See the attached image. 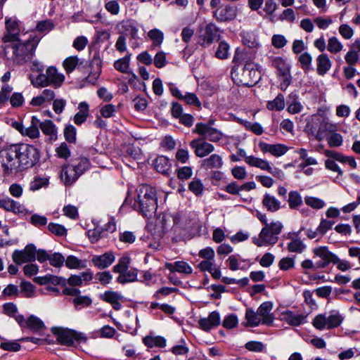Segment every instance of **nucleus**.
<instances>
[{
    "instance_id": "nucleus-2",
    "label": "nucleus",
    "mask_w": 360,
    "mask_h": 360,
    "mask_svg": "<svg viewBox=\"0 0 360 360\" xmlns=\"http://www.w3.org/2000/svg\"><path fill=\"white\" fill-rule=\"evenodd\" d=\"M136 193L134 208L145 217L151 218L158 207L156 189L149 185L142 184L136 188Z\"/></svg>"
},
{
    "instance_id": "nucleus-9",
    "label": "nucleus",
    "mask_w": 360,
    "mask_h": 360,
    "mask_svg": "<svg viewBox=\"0 0 360 360\" xmlns=\"http://www.w3.org/2000/svg\"><path fill=\"white\" fill-rule=\"evenodd\" d=\"M193 133L202 136L204 140L208 139L212 142H217L222 137V133L219 130L211 127L210 124H205L202 122L195 124Z\"/></svg>"
},
{
    "instance_id": "nucleus-14",
    "label": "nucleus",
    "mask_w": 360,
    "mask_h": 360,
    "mask_svg": "<svg viewBox=\"0 0 360 360\" xmlns=\"http://www.w3.org/2000/svg\"><path fill=\"white\" fill-rule=\"evenodd\" d=\"M190 146L194 150L195 155L199 158H204L214 150L212 144L202 139H193Z\"/></svg>"
},
{
    "instance_id": "nucleus-37",
    "label": "nucleus",
    "mask_w": 360,
    "mask_h": 360,
    "mask_svg": "<svg viewBox=\"0 0 360 360\" xmlns=\"http://www.w3.org/2000/svg\"><path fill=\"white\" fill-rule=\"evenodd\" d=\"M223 161L220 155L212 154L202 161L201 165L206 169H219L222 167Z\"/></svg>"
},
{
    "instance_id": "nucleus-49",
    "label": "nucleus",
    "mask_w": 360,
    "mask_h": 360,
    "mask_svg": "<svg viewBox=\"0 0 360 360\" xmlns=\"http://www.w3.org/2000/svg\"><path fill=\"white\" fill-rule=\"evenodd\" d=\"M26 326L34 331H39L44 328V324L38 317L30 316L26 321Z\"/></svg>"
},
{
    "instance_id": "nucleus-8",
    "label": "nucleus",
    "mask_w": 360,
    "mask_h": 360,
    "mask_svg": "<svg viewBox=\"0 0 360 360\" xmlns=\"http://www.w3.org/2000/svg\"><path fill=\"white\" fill-rule=\"evenodd\" d=\"M271 66L277 70L278 75L281 82L280 88L285 90L291 82L290 66L285 59L281 57H274L271 58Z\"/></svg>"
},
{
    "instance_id": "nucleus-46",
    "label": "nucleus",
    "mask_w": 360,
    "mask_h": 360,
    "mask_svg": "<svg viewBox=\"0 0 360 360\" xmlns=\"http://www.w3.org/2000/svg\"><path fill=\"white\" fill-rule=\"evenodd\" d=\"M148 37L153 41L154 46H159L163 41L164 34L158 29H153L148 32Z\"/></svg>"
},
{
    "instance_id": "nucleus-25",
    "label": "nucleus",
    "mask_w": 360,
    "mask_h": 360,
    "mask_svg": "<svg viewBox=\"0 0 360 360\" xmlns=\"http://www.w3.org/2000/svg\"><path fill=\"white\" fill-rule=\"evenodd\" d=\"M316 72L320 76H324L331 68L332 62L326 53H322L316 59Z\"/></svg>"
},
{
    "instance_id": "nucleus-28",
    "label": "nucleus",
    "mask_w": 360,
    "mask_h": 360,
    "mask_svg": "<svg viewBox=\"0 0 360 360\" xmlns=\"http://www.w3.org/2000/svg\"><path fill=\"white\" fill-rule=\"evenodd\" d=\"M306 316L301 314H295L291 311L282 313L281 320L293 326H298L305 321Z\"/></svg>"
},
{
    "instance_id": "nucleus-35",
    "label": "nucleus",
    "mask_w": 360,
    "mask_h": 360,
    "mask_svg": "<svg viewBox=\"0 0 360 360\" xmlns=\"http://www.w3.org/2000/svg\"><path fill=\"white\" fill-rule=\"evenodd\" d=\"M143 342L148 348L154 347L163 348L166 346L167 341L162 336L149 335L143 338Z\"/></svg>"
},
{
    "instance_id": "nucleus-6",
    "label": "nucleus",
    "mask_w": 360,
    "mask_h": 360,
    "mask_svg": "<svg viewBox=\"0 0 360 360\" xmlns=\"http://www.w3.org/2000/svg\"><path fill=\"white\" fill-rule=\"evenodd\" d=\"M131 259L129 257L124 256L121 257L118 263L114 266L113 271L119 274L117 281L124 284L126 283L134 282L136 280L137 272L136 269H129Z\"/></svg>"
},
{
    "instance_id": "nucleus-16",
    "label": "nucleus",
    "mask_w": 360,
    "mask_h": 360,
    "mask_svg": "<svg viewBox=\"0 0 360 360\" xmlns=\"http://www.w3.org/2000/svg\"><path fill=\"white\" fill-rule=\"evenodd\" d=\"M221 323L219 313L217 311L211 312L207 317L200 318L198 321L199 328L205 331L218 326Z\"/></svg>"
},
{
    "instance_id": "nucleus-38",
    "label": "nucleus",
    "mask_w": 360,
    "mask_h": 360,
    "mask_svg": "<svg viewBox=\"0 0 360 360\" xmlns=\"http://www.w3.org/2000/svg\"><path fill=\"white\" fill-rule=\"evenodd\" d=\"M154 168L160 173L163 174H168L171 169V163L165 156L158 157L153 162Z\"/></svg>"
},
{
    "instance_id": "nucleus-54",
    "label": "nucleus",
    "mask_w": 360,
    "mask_h": 360,
    "mask_svg": "<svg viewBox=\"0 0 360 360\" xmlns=\"http://www.w3.org/2000/svg\"><path fill=\"white\" fill-rule=\"evenodd\" d=\"M304 202L308 206L316 210H320L326 205L323 200L312 196H306L304 198Z\"/></svg>"
},
{
    "instance_id": "nucleus-39",
    "label": "nucleus",
    "mask_w": 360,
    "mask_h": 360,
    "mask_svg": "<svg viewBox=\"0 0 360 360\" xmlns=\"http://www.w3.org/2000/svg\"><path fill=\"white\" fill-rule=\"evenodd\" d=\"M242 41L244 45L251 49L259 48L260 46L257 36L252 32H243L242 33Z\"/></svg>"
},
{
    "instance_id": "nucleus-5",
    "label": "nucleus",
    "mask_w": 360,
    "mask_h": 360,
    "mask_svg": "<svg viewBox=\"0 0 360 360\" xmlns=\"http://www.w3.org/2000/svg\"><path fill=\"white\" fill-rule=\"evenodd\" d=\"M198 256L202 258L203 260L198 264L197 267L201 271H208L215 279L220 278L221 271L219 267H217L214 264L215 253L213 248L207 247L200 250Z\"/></svg>"
},
{
    "instance_id": "nucleus-24",
    "label": "nucleus",
    "mask_w": 360,
    "mask_h": 360,
    "mask_svg": "<svg viewBox=\"0 0 360 360\" xmlns=\"http://www.w3.org/2000/svg\"><path fill=\"white\" fill-rule=\"evenodd\" d=\"M80 176L77 174V172L72 167L70 162L65 165L61 171L60 177L64 181L65 185H71L73 184Z\"/></svg>"
},
{
    "instance_id": "nucleus-13",
    "label": "nucleus",
    "mask_w": 360,
    "mask_h": 360,
    "mask_svg": "<svg viewBox=\"0 0 360 360\" xmlns=\"http://www.w3.org/2000/svg\"><path fill=\"white\" fill-rule=\"evenodd\" d=\"M259 72L255 69L252 63H246L243 69L240 82L243 85L252 86L257 82Z\"/></svg>"
},
{
    "instance_id": "nucleus-42",
    "label": "nucleus",
    "mask_w": 360,
    "mask_h": 360,
    "mask_svg": "<svg viewBox=\"0 0 360 360\" xmlns=\"http://www.w3.org/2000/svg\"><path fill=\"white\" fill-rule=\"evenodd\" d=\"M266 108L269 110L281 111L285 108V98L281 94H278L277 96L266 104Z\"/></svg>"
},
{
    "instance_id": "nucleus-10",
    "label": "nucleus",
    "mask_w": 360,
    "mask_h": 360,
    "mask_svg": "<svg viewBox=\"0 0 360 360\" xmlns=\"http://www.w3.org/2000/svg\"><path fill=\"white\" fill-rule=\"evenodd\" d=\"M13 262L17 264L33 262L36 259V248L30 244L22 250H15L12 255Z\"/></svg>"
},
{
    "instance_id": "nucleus-41",
    "label": "nucleus",
    "mask_w": 360,
    "mask_h": 360,
    "mask_svg": "<svg viewBox=\"0 0 360 360\" xmlns=\"http://www.w3.org/2000/svg\"><path fill=\"white\" fill-rule=\"evenodd\" d=\"M245 325L250 327H255L262 323V320L257 311L252 309H247L245 312Z\"/></svg>"
},
{
    "instance_id": "nucleus-52",
    "label": "nucleus",
    "mask_w": 360,
    "mask_h": 360,
    "mask_svg": "<svg viewBox=\"0 0 360 360\" xmlns=\"http://www.w3.org/2000/svg\"><path fill=\"white\" fill-rule=\"evenodd\" d=\"M328 144L330 147H340L343 143L342 136L334 131L326 137Z\"/></svg>"
},
{
    "instance_id": "nucleus-62",
    "label": "nucleus",
    "mask_w": 360,
    "mask_h": 360,
    "mask_svg": "<svg viewBox=\"0 0 360 360\" xmlns=\"http://www.w3.org/2000/svg\"><path fill=\"white\" fill-rule=\"evenodd\" d=\"M65 265L69 269H81L84 268V265L82 262L73 255H70L65 259Z\"/></svg>"
},
{
    "instance_id": "nucleus-23",
    "label": "nucleus",
    "mask_w": 360,
    "mask_h": 360,
    "mask_svg": "<svg viewBox=\"0 0 360 360\" xmlns=\"http://www.w3.org/2000/svg\"><path fill=\"white\" fill-rule=\"evenodd\" d=\"M49 86L55 88L60 87L64 82L65 77L62 73L58 72L55 67L50 66L46 70Z\"/></svg>"
},
{
    "instance_id": "nucleus-11",
    "label": "nucleus",
    "mask_w": 360,
    "mask_h": 360,
    "mask_svg": "<svg viewBox=\"0 0 360 360\" xmlns=\"http://www.w3.org/2000/svg\"><path fill=\"white\" fill-rule=\"evenodd\" d=\"M6 33L3 37L4 43L16 42L20 41L19 32L20 27L19 22L15 18H6L5 20Z\"/></svg>"
},
{
    "instance_id": "nucleus-48",
    "label": "nucleus",
    "mask_w": 360,
    "mask_h": 360,
    "mask_svg": "<svg viewBox=\"0 0 360 360\" xmlns=\"http://www.w3.org/2000/svg\"><path fill=\"white\" fill-rule=\"evenodd\" d=\"M130 54L127 55L124 57L116 60L114 63L115 68L122 73L128 72L130 62Z\"/></svg>"
},
{
    "instance_id": "nucleus-47",
    "label": "nucleus",
    "mask_w": 360,
    "mask_h": 360,
    "mask_svg": "<svg viewBox=\"0 0 360 360\" xmlns=\"http://www.w3.org/2000/svg\"><path fill=\"white\" fill-rule=\"evenodd\" d=\"M39 127L46 135L53 136L56 134L57 131L56 126L51 120H45L41 123L39 122Z\"/></svg>"
},
{
    "instance_id": "nucleus-4",
    "label": "nucleus",
    "mask_w": 360,
    "mask_h": 360,
    "mask_svg": "<svg viewBox=\"0 0 360 360\" xmlns=\"http://www.w3.org/2000/svg\"><path fill=\"white\" fill-rule=\"evenodd\" d=\"M283 224L279 221L266 224L257 238H253V243L258 247L274 245L278 240V236L283 229Z\"/></svg>"
},
{
    "instance_id": "nucleus-64",
    "label": "nucleus",
    "mask_w": 360,
    "mask_h": 360,
    "mask_svg": "<svg viewBox=\"0 0 360 360\" xmlns=\"http://www.w3.org/2000/svg\"><path fill=\"white\" fill-rule=\"evenodd\" d=\"M188 189L196 195H200L204 189L202 181L198 179H194L188 184Z\"/></svg>"
},
{
    "instance_id": "nucleus-57",
    "label": "nucleus",
    "mask_w": 360,
    "mask_h": 360,
    "mask_svg": "<svg viewBox=\"0 0 360 360\" xmlns=\"http://www.w3.org/2000/svg\"><path fill=\"white\" fill-rule=\"evenodd\" d=\"M229 49H230V46L226 42H225L224 41H220L219 46L215 53L217 58H218L219 59L227 58L229 56Z\"/></svg>"
},
{
    "instance_id": "nucleus-34",
    "label": "nucleus",
    "mask_w": 360,
    "mask_h": 360,
    "mask_svg": "<svg viewBox=\"0 0 360 360\" xmlns=\"http://www.w3.org/2000/svg\"><path fill=\"white\" fill-rule=\"evenodd\" d=\"M79 111L75 115L73 121L77 125H81L87 119L89 113V105L85 102H81L78 105Z\"/></svg>"
},
{
    "instance_id": "nucleus-58",
    "label": "nucleus",
    "mask_w": 360,
    "mask_h": 360,
    "mask_svg": "<svg viewBox=\"0 0 360 360\" xmlns=\"http://www.w3.org/2000/svg\"><path fill=\"white\" fill-rule=\"evenodd\" d=\"M117 108L112 104H105L101 107L100 114L104 118H110L115 116Z\"/></svg>"
},
{
    "instance_id": "nucleus-17",
    "label": "nucleus",
    "mask_w": 360,
    "mask_h": 360,
    "mask_svg": "<svg viewBox=\"0 0 360 360\" xmlns=\"http://www.w3.org/2000/svg\"><path fill=\"white\" fill-rule=\"evenodd\" d=\"M273 304L270 302H263L257 309V312L262 320V324L265 326H271L274 317L271 314Z\"/></svg>"
},
{
    "instance_id": "nucleus-45",
    "label": "nucleus",
    "mask_w": 360,
    "mask_h": 360,
    "mask_svg": "<svg viewBox=\"0 0 360 360\" xmlns=\"http://www.w3.org/2000/svg\"><path fill=\"white\" fill-rule=\"evenodd\" d=\"M343 49V44L336 37H331L328 40L327 49L329 52L336 54Z\"/></svg>"
},
{
    "instance_id": "nucleus-27",
    "label": "nucleus",
    "mask_w": 360,
    "mask_h": 360,
    "mask_svg": "<svg viewBox=\"0 0 360 360\" xmlns=\"http://www.w3.org/2000/svg\"><path fill=\"white\" fill-rule=\"evenodd\" d=\"M288 238L290 242L288 244V250L290 252L302 253L306 248L305 244L298 237V233H289Z\"/></svg>"
},
{
    "instance_id": "nucleus-3",
    "label": "nucleus",
    "mask_w": 360,
    "mask_h": 360,
    "mask_svg": "<svg viewBox=\"0 0 360 360\" xmlns=\"http://www.w3.org/2000/svg\"><path fill=\"white\" fill-rule=\"evenodd\" d=\"M51 331L59 344L68 347H77L79 344L86 343L88 340L84 333L69 328L54 327Z\"/></svg>"
},
{
    "instance_id": "nucleus-32",
    "label": "nucleus",
    "mask_w": 360,
    "mask_h": 360,
    "mask_svg": "<svg viewBox=\"0 0 360 360\" xmlns=\"http://www.w3.org/2000/svg\"><path fill=\"white\" fill-rule=\"evenodd\" d=\"M337 131V126L335 124L330 122L327 120H323L319 125L316 134V139L318 141H322L326 138V133H333Z\"/></svg>"
},
{
    "instance_id": "nucleus-15",
    "label": "nucleus",
    "mask_w": 360,
    "mask_h": 360,
    "mask_svg": "<svg viewBox=\"0 0 360 360\" xmlns=\"http://www.w3.org/2000/svg\"><path fill=\"white\" fill-rule=\"evenodd\" d=\"M258 146L263 153H270L274 157L278 158L285 155L288 151V147L282 143L269 144L260 141Z\"/></svg>"
},
{
    "instance_id": "nucleus-18",
    "label": "nucleus",
    "mask_w": 360,
    "mask_h": 360,
    "mask_svg": "<svg viewBox=\"0 0 360 360\" xmlns=\"http://www.w3.org/2000/svg\"><path fill=\"white\" fill-rule=\"evenodd\" d=\"M236 8L231 6H221L214 12V18L221 22L232 20L236 17Z\"/></svg>"
},
{
    "instance_id": "nucleus-51",
    "label": "nucleus",
    "mask_w": 360,
    "mask_h": 360,
    "mask_svg": "<svg viewBox=\"0 0 360 360\" xmlns=\"http://www.w3.org/2000/svg\"><path fill=\"white\" fill-rule=\"evenodd\" d=\"M82 63L77 56H70L67 58L63 63V66L67 73L72 72L77 65Z\"/></svg>"
},
{
    "instance_id": "nucleus-19",
    "label": "nucleus",
    "mask_w": 360,
    "mask_h": 360,
    "mask_svg": "<svg viewBox=\"0 0 360 360\" xmlns=\"http://www.w3.org/2000/svg\"><path fill=\"white\" fill-rule=\"evenodd\" d=\"M218 29L215 25L210 23L206 25L204 32L200 35L199 43L202 46H209L214 41Z\"/></svg>"
},
{
    "instance_id": "nucleus-44",
    "label": "nucleus",
    "mask_w": 360,
    "mask_h": 360,
    "mask_svg": "<svg viewBox=\"0 0 360 360\" xmlns=\"http://www.w3.org/2000/svg\"><path fill=\"white\" fill-rule=\"evenodd\" d=\"M290 99L291 101H288V105L287 110L290 114H297L303 110V105L302 103L297 101L295 94H290Z\"/></svg>"
},
{
    "instance_id": "nucleus-12",
    "label": "nucleus",
    "mask_w": 360,
    "mask_h": 360,
    "mask_svg": "<svg viewBox=\"0 0 360 360\" xmlns=\"http://www.w3.org/2000/svg\"><path fill=\"white\" fill-rule=\"evenodd\" d=\"M314 256L321 259L316 263L317 268H325L333 264L336 255L330 252L327 246H319L312 250Z\"/></svg>"
},
{
    "instance_id": "nucleus-31",
    "label": "nucleus",
    "mask_w": 360,
    "mask_h": 360,
    "mask_svg": "<svg viewBox=\"0 0 360 360\" xmlns=\"http://www.w3.org/2000/svg\"><path fill=\"white\" fill-rule=\"evenodd\" d=\"M245 162L250 167H257L264 171L271 169V163L268 160L254 155L245 156Z\"/></svg>"
},
{
    "instance_id": "nucleus-40",
    "label": "nucleus",
    "mask_w": 360,
    "mask_h": 360,
    "mask_svg": "<svg viewBox=\"0 0 360 360\" xmlns=\"http://www.w3.org/2000/svg\"><path fill=\"white\" fill-rule=\"evenodd\" d=\"M70 163L79 176H81L86 169H88L90 166L89 160L84 157L72 160Z\"/></svg>"
},
{
    "instance_id": "nucleus-30",
    "label": "nucleus",
    "mask_w": 360,
    "mask_h": 360,
    "mask_svg": "<svg viewBox=\"0 0 360 360\" xmlns=\"http://www.w3.org/2000/svg\"><path fill=\"white\" fill-rule=\"evenodd\" d=\"M165 267L171 272H179L180 274L189 275L192 274V267L186 262L177 261L174 263H165Z\"/></svg>"
},
{
    "instance_id": "nucleus-29",
    "label": "nucleus",
    "mask_w": 360,
    "mask_h": 360,
    "mask_svg": "<svg viewBox=\"0 0 360 360\" xmlns=\"http://www.w3.org/2000/svg\"><path fill=\"white\" fill-rule=\"evenodd\" d=\"M117 28L120 33L123 32H129L133 39H136L138 37L139 29L136 21L133 20H127L119 22L117 25Z\"/></svg>"
},
{
    "instance_id": "nucleus-53",
    "label": "nucleus",
    "mask_w": 360,
    "mask_h": 360,
    "mask_svg": "<svg viewBox=\"0 0 360 360\" xmlns=\"http://www.w3.org/2000/svg\"><path fill=\"white\" fill-rule=\"evenodd\" d=\"M342 317L339 313H333L327 316V328L331 329L338 327L342 322Z\"/></svg>"
},
{
    "instance_id": "nucleus-59",
    "label": "nucleus",
    "mask_w": 360,
    "mask_h": 360,
    "mask_svg": "<svg viewBox=\"0 0 360 360\" xmlns=\"http://www.w3.org/2000/svg\"><path fill=\"white\" fill-rule=\"evenodd\" d=\"M314 22L321 30H326L333 22L330 16L316 17L314 19Z\"/></svg>"
},
{
    "instance_id": "nucleus-63",
    "label": "nucleus",
    "mask_w": 360,
    "mask_h": 360,
    "mask_svg": "<svg viewBox=\"0 0 360 360\" xmlns=\"http://www.w3.org/2000/svg\"><path fill=\"white\" fill-rule=\"evenodd\" d=\"M245 349L254 352H262L265 349V345L259 341H250L245 345Z\"/></svg>"
},
{
    "instance_id": "nucleus-33",
    "label": "nucleus",
    "mask_w": 360,
    "mask_h": 360,
    "mask_svg": "<svg viewBox=\"0 0 360 360\" xmlns=\"http://www.w3.org/2000/svg\"><path fill=\"white\" fill-rule=\"evenodd\" d=\"M39 124V120L37 117L32 116L30 125L29 127H24L22 135L27 136L32 139H37L40 135Z\"/></svg>"
},
{
    "instance_id": "nucleus-1",
    "label": "nucleus",
    "mask_w": 360,
    "mask_h": 360,
    "mask_svg": "<svg viewBox=\"0 0 360 360\" xmlns=\"http://www.w3.org/2000/svg\"><path fill=\"white\" fill-rule=\"evenodd\" d=\"M7 155L6 174L17 173L32 167L39 160V151L34 146L22 143L10 146Z\"/></svg>"
},
{
    "instance_id": "nucleus-61",
    "label": "nucleus",
    "mask_w": 360,
    "mask_h": 360,
    "mask_svg": "<svg viewBox=\"0 0 360 360\" xmlns=\"http://www.w3.org/2000/svg\"><path fill=\"white\" fill-rule=\"evenodd\" d=\"M87 236L91 243H96L100 238L108 236V234H105L104 231L101 229L96 228L94 229L89 230Z\"/></svg>"
},
{
    "instance_id": "nucleus-7",
    "label": "nucleus",
    "mask_w": 360,
    "mask_h": 360,
    "mask_svg": "<svg viewBox=\"0 0 360 360\" xmlns=\"http://www.w3.org/2000/svg\"><path fill=\"white\" fill-rule=\"evenodd\" d=\"M13 60L18 64H22L30 59L35 51L36 43L34 40L27 39L25 42L19 41L13 42Z\"/></svg>"
},
{
    "instance_id": "nucleus-50",
    "label": "nucleus",
    "mask_w": 360,
    "mask_h": 360,
    "mask_svg": "<svg viewBox=\"0 0 360 360\" xmlns=\"http://www.w3.org/2000/svg\"><path fill=\"white\" fill-rule=\"evenodd\" d=\"M49 184V179L46 177L36 176L30 184V190L32 191H38Z\"/></svg>"
},
{
    "instance_id": "nucleus-36",
    "label": "nucleus",
    "mask_w": 360,
    "mask_h": 360,
    "mask_svg": "<svg viewBox=\"0 0 360 360\" xmlns=\"http://www.w3.org/2000/svg\"><path fill=\"white\" fill-rule=\"evenodd\" d=\"M262 205L264 208L271 212H276L281 208V202L269 193L264 195Z\"/></svg>"
},
{
    "instance_id": "nucleus-26",
    "label": "nucleus",
    "mask_w": 360,
    "mask_h": 360,
    "mask_svg": "<svg viewBox=\"0 0 360 360\" xmlns=\"http://www.w3.org/2000/svg\"><path fill=\"white\" fill-rule=\"evenodd\" d=\"M55 96L56 94L53 90L45 89L39 95L32 99L30 104L33 106H41L44 103L52 101Z\"/></svg>"
},
{
    "instance_id": "nucleus-22",
    "label": "nucleus",
    "mask_w": 360,
    "mask_h": 360,
    "mask_svg": "<svg viewBox=\"0 0 360 360\" xmlns=\"http://www.w3.org/2000/svg\"><path fill=\"white\" fill-rule=\"evenodd\" d=\"M101 299L110 303L114 309L120 310L122 307L121 302L124 301V297L115 291H105L102 295Z\"/></svg>"
},
{
    "instance_id": "nucleus-56",
    "label": "nucleus",
    "mask_w": 360,
    "mask_h": 360,
    "mask_svg": "<svg viewBox=\"0 0 360 360\" xmlns=\"http://www.w3.org/2000/svg\"><path fill=\"white\" fill-rule=\"evenodd\" d=\"M20 292L25 297H33L34 296V286L27 281H22L20 285Z\"/></svg>"
},
{
    "instance_id": "nucleus-55",
    "label": "nucleus",
    "mask_w": 360,
    "mask_h": 360,
    "mask_svg": "<svg viewBox=\"0 0 360 360\" xmlns=\"http://www.w3.org/2000/svg\"><path fill=\"white\" fill-rule=\"evenodd\" d=\"M288 204L291 209H295L302 204V199L300 193L297 191L289 193Z\"/></svg>"
},
{
    "instance_id": "nucleus-21",
    "label": "nucleus",
    "mask_w": 360,
    "mask_h": 360,
    "mask_svg": "<svg viewBox=\"0 0 360 360\" xmlns=\"http://www.w3.org/2000/svg\"><path fill=\"white\" fill-rule=\"evenodd\" d=\"M115 255L111 252H105L101 255H94L91 262L98 269H103L110 266L115 261Z\"/></svg>"
},
{
    "instance_id": "nucleus-20",
    "label": "nucleus",
    "mask_w": 360,
    "mask_h": 360,
    "mask_svg": "<svg viewBox=\"0 0 360 360\" xmlns=\"http://www.w3.org/2000/svg\"><path fill=\"white\" fill-rule=\"evenodd\" d=\"M0 208L15 214L23 213L25 211L24 207L20 202L8 196L0 195Z\"/></svg>"
},
{
    "instance_id": "nucleus-43",
    "label": "nucleus",
    "mask_w": 360,
    "mask_h": 360,
    "mask_svg": "<svg viewBox=\"0 0 360 360\" xmlns=\"http://www.w3.org/2000/svg\"><path fill=\"white\" fill-rule=\"evenodd\" d=\"M298 61L300 63L301 68L304 72H308L311 68L312 57L308 52H304L298 57Z\"/></svg>"
},
{
    "instance_id": "nucleus-60",
    "label": "nucleus",
    "mask_w": 360,
    "mask_h": 360,
    "mask_svg": "<svg viewBox=\"0 0 360 360\" xmlns=\"http://www.w3.org/2000/svg\"><path fill=\"white\" fill-rule=\"evenodd\" d=\"M182 101L188 105H193L198 108H201V102L198 99V96L194 93L187 92L184 94Z\"/></svg>"
}]
</instances>
